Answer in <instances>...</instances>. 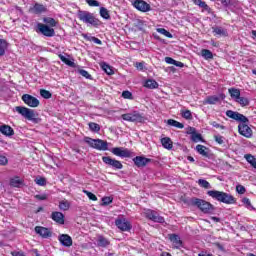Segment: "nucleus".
Returning <instances> with one entry per match:
<instances>
[{"mask_svg":"<svg viewBox=\"0 0 256 256\" xmlns=\"http://www.w3.org/2000/svg\"><path fill=\"white\" fill-rule=\"evenodd\" d=\"M189 207H197L202 213L206 215H211L215 213V206L210 202L203 200L201 198L193 197L186 201Z\"/></svg>","mask_w":256,"mask_h":256,"instance_id":"f257e3e1","label":"nucleus"},{"mask_svg":"<svg viewBox=\"0 0 256 256\" xmlns=\"http://www.w3.org/2000/svg\"><path fill=\"white\" fill-rule=\"evenodd\" d=\"M209 197L215 199V201H219L220 203H225V205H235L237 203V198H234L233 195L219 191V190H209L207 192Z\"/></svg>","mask_w":256,"mask_h":256,"instance_id":"f03ea898","label":"nucleus"},{"mask_svg":"<svg viewBox=\"0 0 256 256\" xmlns=\"http://www.w3.org/2000/svg\"><path fill=\"white\" fill-rule=\"evenodd\" d=\"M77 16L79 21L85 23L86 25H91V27H99L101 25V20L95 17V14L85 11V10H78Z\"/></svg>","mask_w":256,"mask_h":256,"instance_id":"7ed1b4c3","label":"nucleus"},{"mask_svg":"<svg viewBox=\"0 0 256 256\" xmlns=\"http://www.w3.org/2000/svg\"><path fill=\"white\" fill-rule=\"evenodd\" d=\"M84 141L92 147V149H96L97 151H108L109 150V143L105 140L101 139H93L91 137H85Z\"/></svg>","mask_w":256,"mask_h":256,"instance_id":"20e7f679","label":"nucleus"},{"mask_svg":"<svg viewBox=\"0 0 256 256\" xmlns=\"http://www.w3.org/2000/svg\"><path fill=\"white\" fill-rule=\"evenodd\" d=\"M15 110L28 121H32V123H39V118L35 115V110H31L23 106H16Z\"/></svg>","mask_w":256,"mask_h":256,"instance_id":"39448f33","label":"nucleus"},{"mask_svg":"<svg viewBox=\"0 0 256 256\" xmlns=\"http://www.w3.org/2000/svg\"><path fill=\"white\" fill-rule=\"evenodd\" d=\"M36 27V33H41L44 37H55V29L51 28L49 25L38 23Z\"/></svg>","mask_w":256,"mask_h":256,"instance_id":"423d86ee","label":"nucleus"},{"mask_svg":"<svg viewBox=\"0 0 256 256\" xmlns=\"http://www.w3.org/2000/svg\"><path fill=\"white\" fill-rule=\"evenodd\" d=\"M144 217L153 221L154 223H165V218L159 215V213L155 210L147 209L144 211Z\"/></svg>","mask_w":256,"mask_h":256,"instance_id":"0eeeda50","label":"nucleus"},{"mask_svg":"<svg viewBox=\"0 0 256 256\" xmlns=\"http://www.w3.org/2000/svg\"><path fill=\"white\" fill-rule=\"evenodd\" d=\"M238 133L246 139H251L253 137V130L249 127V122H241L238 125Z\"/></svg>","mask_w":256,"mask_h":256,"instance_id":"6e6552de","label":"nucleus"},{"mask_svg":"<svg viewBox=\"0 0 256 256\" xmlns=\"http://www.w3.org/2000/svg\"><path fill=\"white\" fill-rule=\"evenodd\" d=\"M102 161L103 163H105V165L112 167V169H115V170L123 169V164L121 163V161L115 158H111V156H103Z\"/></svg>","mask_w":256,"mask_h":256,"instance_id":"1a4fd4ad","label":"nucleus"},{"mask_svg":"<svg viewBox=\"0 0 256 256\" xmlns=\"http://www.w3.org/2000/svg\"><path fill=\"white\" fill-rule=\"evenodd\" d=\"M226 117L230 119H234V121H240V123H249V118L239 112H235L233 110L226 111Z\"/></svg>","mask_w":256,"mask_h":256,"instance_id":"9d476101","label":"nucleus"},{"mask_svg":"<svg viewBox=\"0 0 256 256\" xmlns=\"http://www.w3.org/2000/svg\"><path fill=\"white\" fill-rule=\"evenodd\" d=\"M132 5L137 11H141V13H148V11H151V5L145 0H134Z\"/></svg>","mask_w":256,"mask_h":256,"instance_id":"9b49d317","label":"nucleus"},{"mask_svg":"<svg viewBox=\"0 0 256 256\" xmlns=\"http://www.w3.org/2000/svg\"><path fill=\"white\" fill-rule=\"evenodd\" d=\"M111 153L113 155H116V157H122V158H125V157L129 158L133 156V152H131V150L123 147L112 148Z\"/></svg>","mask_w":256,"mask_h":256,"instance_id":"f8f14e48","label":"nucleus"},{"mask_svg":"<svg viewBox=\"0 0 256 256\" xmlns=\"http://www.w3.org/2000/svg\"><path fill=\"white\" fill-rule=\"evenodd\" d=\"M22 101L25 103V105H28V107H39V99H37L34 96H31L30 94H24L22 96Z\"/></svg>","mask_w":256,"mask_h":256,"instance_id":"ddd939ff","label":"nucleus"},{"mask_svg":"<svg viewBox=\"0 0 256 256\" xmlns=\"http://www.w3.org/2000/svg\"><path fill=\"white\" fill-rule=\"evenodd\" d=\"M133 161L136 167H147L149 163H153V159L144 156H136L133 158Z\"/></svg>","mask_w":256,"mask_h":256,"instance_id":"4468645a","label":"nucleus"},{"mask_svg":"<svg viewBox=\"0 0 256 256\" xmlns=\"http://www.w3.org/2000/svg\"><path fill=\"white\" fill-rule=\"evenodd\" d=\"M35 232L37 235H40L43 239H49L53 235V232L49 228H45L43 226H36Z\"/></svg>","mask_w":256,"mask_h":256,"instance_id":"2eb2a0df","label":"nucleus"},{"mask_svg":"<svg viewBox=\"0 0 256 256\" xmlns=\"http://www.w3.org/2000/svg\"><path fill=\"white\" fill-rule=\"evenodd\" d=\"M58 241H60L63 247H71L73 245V238L68 234H61L58 237Z\"/></svg>","mask_w":256,"mask_h":256,"instance_id":"dca6fc26","label":"nucleus"},{"mask_svg":"<svg viewBox=\"0 0 256 256\" xmlns=\"http://www.w3.org/2000/svg\"><path fill=\"white\" fill-rule=\"evenodd\" d=\"M168 239H170L171 243H173L175 249H181V247H183V241L181 240V237H179V235L169 234Z\"/></svg>","mask_w":256,"mask_h":256,"instance_id":"f3484780","label":"nucleus"},{"mask_svg":"<svg viewBox=\"0 0 256 256\" xmlns=\"http://www.w3.org/2000/svg\"><path fill=\"white\" fill-rule=\"evenodd\" d=\"M45 11H47V8L40 3H35L34 6L29 9V13H34L35 15H41V13H45Z\"/></svg>","mask_w":256,"mask_h":256,"instance_id":"a211bd4d","label":"nucleus"},{"mask_svg":"<svg viewBox=\"0 0 256 256\" xmlns=\"http://www.w3.org/2000/svg\"><path fill=\"white\" fill-rule=\"evenodd\" d=\"M51 219L58 225H65V215L61 212H52Z\"/></svg>","mask_w":256,"mask_h":256,"instance_id":"6ab92c4d","label":"nucleus"},{"mask_svg":"<svg viewBox=\"0 0 256 256\" xmlns=\"http://www.w3.org/2000/svg\"><path fill=\"white\" fill-rule=\"evenodd\" d=\"M190 131L188 132V135H191V141L193 143H199V141H203V136L199 133H197V130L193 127H190Z\"/></svg>","mask_w":256,"mask_h":256,"instance_id":"aec40b11","label":"nucleus"},{"mask_svg":"<svg viewBox=\"0 0 256 256\" xmlns=\"http://www.w3.org/2000/svg\"><path fill=\"white\" fill-rule=\"evenodd\" d=\"M0 133H2V135H5L6 137H11L15 135V130H13L11 126L4 124L0 126Z\"/></svg>","mask_w":256,"mask_h":256,"instance_id":"412c9836","label":"nucleus"},{"mask_svg":"<svg viewBox=\"0 0 256 256\" xmlns=\"http://www.w3.org/2000/svg\"><path fill=\"white\" fill-rule=\"evenodd\" d=\"M221 101V98L219 96H208L206 97V99L204 100V105H217V103H219Z\"/></svg>","mask_w":256,"mask_h":256,"instance_id":"4be33fe9","label":"nucleus"},{"mask_svg":"<svg viewBox=\"0 0 256 256\" xmlns=\"http://www.w3.org/2000/svg\"><path fill=\"white\" fill-rule=\"evenodd\" d=\"M145 122V116L138 111L132 112V123H143Z\"/></svg>","mask_w":256,"mask_h":256,"instance_id":"5701e85b","label":"nucleus"},{"mask_svg":"<svg viewBox=\"0 0 256 256\" xmlns=\"http://www.w3.org/2000/svg\"><path fill=\"white\" fill-rule=\"evenodd\" d=\"M101 69L105 72L106 75H115V71L111 65L107 64L106 62L100 63Z\"/></svg>","mask_w":256,"mask_h":256,"instance_id":"b1692460","label":"nucleus"},{"mask_svg":"<svg viewBox=\"0 0 256 256\" xmlns=\"http://www.w3.org/2000/svg\"><path fill=\"white\" fill-rule=\"evenodd\" d=\"M194 5H197L201 9H204V11H207V13H211V7L207 5V3L203 0H192Z\"/></svg>","mask_w":256,"mask_h":256,"instance_id":"393cba45","label":"nucleus"},{"mask_svg":"<svg viewBox=\"0 0 256 256\" xmlns=\"http://www.w3.org/2000/svg\"><path fill=\"white\" fill-rule=\"evenodd\" d=\"M228 93L231 99H233L234 101L241 96V90L239 88H234V87L229 88Z\"/></svg>","mask_w":256,"mask_h":256,"instance_id":"a878e982","label":"nucleus"},{"mask_svg":"<svg viewBox=\"0 0 256 256\" xmlns=\"http://www.w3.org/2000/svg\"><path fill=\"white\" fill-rule=\"evenodd\" d=\"M162 146L164 149H168V151H171L173 149V141L169 137H164L161 139Z\"/></svg>","mask_w":256,"mask_h":256,"instance_id":"bb28decb","label":"nucleus"},{"mask_svg":"<svg viewBox=\"0 0 256 256\" xmlns=\"http://www.w3.org/2000/svg\"><path fill=\"white\" fill-rule=\"evenodd\" d=\"M235 103H238L240 107H249L251 101L247 97L240 96L235 100Z\"/></svg>","mask_w":256,"mask_h":256,"instance_id":"cd10ccee","label":"nucleus"},{"mask_svg":"<svg viewBox=\"0 0 256 256\" xmlns=\"http://www.w3.org/2000/svg\"><path fill=\"white\" fill-rule=\"evenodd\" d=\"M212 30L215 37H217V35H220L221 37H227L229 35L227 30L223 29L222 27H213Z\"/></svg>","mask_w":256,"mask_h":256,"instance_id":"c85d7f7f","label":"nucleus"},{"mask_svg":"<svg viewBox=\"0 0 256 256\" xmlns=\"http://www.w3.org/2000/svg\"><path fill=\"white\" fill-rule=\"evenodd\" d=\"M23 185V179H21L19 176H15L10 179V187H21Z\"/></svg>","mask_w":256,"mask_h":256,"instance_id":"c756f323","label":"nucleus"},{"mask_svg":"<svg viewBox=\"0 0 256 256\" xmlns=\"http://www.w3.org/2000/svg\"><path fill=\"white\" fill-rule=\"evenodd\" d=\"M196 151L199 153V155H202V157H209V152L207 151V147L198 144L196 146Z\"/></svg>","mask_w":256,"mask_h":256,"instance_id":"7c9ffc66","label":"nucleus"},{"mask_svg":"<svg viewBox=\"0 0 256 256\" xmlns=\"http://www.w3.org/2000/svg\"><path fill=\"white\" fill-rule=\"evenodd\" d=\"M144 87H146V89H157L159 87V83L153 79H148L146 80Z\"/></svg>","mask_w":256,"mask_h":256,"instance_id":"2f4dec72","label":"nucleus"},{"mask_svg":"<svg viewBox=\"0 0 256 256\" xmlns=\"http://www.w3.org/2000/svg\"><path fill=\"white\" fill-rule=\"evenodd\" d=\"M97 245L98 247H109V245H111V242L103 236H98Z\"/></svg>","mask_w":256,"mask_h":256,"instance_id":"473e14b6","label":"nucleus"},{"mask_svg":"<svg viewBox=\"0 0 256 256\" xmlns=\"http://www.w3.org/2000/svg\"><path fill=\"white\" fill-rule=\"evenodd\" d=\"M115 225H131V222L124 215H119L118 219L115 220Z\"/></svg>","mask_w":256,"mask_h":256,"instance_id":"72a5a7b5","label":"nucleus"},{"mask_svg":"<svg viewBox=\"0 0 256 256\" xmlns=\"http://www.w3.org/2000/svg\"><path fill=\"white\" fill-rule=\"evenodd\" d=\"M201 56L206 60L209 61V59H213V52L209 49H202L201 50Z\"/></svg>","mask_w":256,"mask_h":256,"instance_id":"f704fd0d","label":"nucleus"},{"mask_svg":"<svg viewBox=\"0 0 256 256\" xmlns=\"http://www.w3.org/2000/svg\"><path fill=\"white\" fill-rule=\"evenodd\" d=\"M244 158L246 159V161L251 164V166L256 169V158L255 156L251 155V154H245Z\"/></svg>","mask_w":256,"mask_h":256,"instance_id":"c9c22d12","label":"nucleus"},{"mask_svg":"<svg viewBox=\"0 0 256 256\" xmlns=\"http://www.w3.org/2000/svg\"><path fill=\"white\" fill-rule=\"evenodd\" d=\"M88 127L92 133H99L101 131V126L95 122L88 123Z\"/></svg>","mask_w":256,"mask_h":256,"instance_id":"e433bc0d","label":"nucleus"},{"mask_svg":"<svg viewBox=\"0 0 256 256\" xmlns=\"http://www.w3.org/2000/svg\"><path fill=\"white\" fill-rule=\"evenodd\" d=\"M100 17H102V19L109 20V19H111V14H109V10H107V8L101 7L100 8Z\"/></svg>","mask_w":256,"mask_h":256,"instance_id":"4c0bfd02","label":"nucleus"},{"mask_svg":"<svg viewBox=\"0 0 256 256\" xmlns=\"http://www.w3.org/2000/svg\"><path fill=\"white\" fill-rule=\"evenodd\" d=\"M70 207L71 204L67 200H62L59 203V209H61V211H69Z\"/></svg>","mask_w":256,"mask_h":256,"instance_id":"58836bf2","label":"nucleus"},{"mask_svg":"<svg viewBox=\"0 0 256 256\" xmlns=\"http://www.w3.org/2000/svg\"><path fill=\"white\" fill-rule=\"evenodd\" d=\"M43 22L46 23V25H49L51 28L57 27V22L55 21V18H43Z\"/></svg>","mask_w":256,"mask_h":256,"instance_id":"ea45409f","label":"nucleus"},{"mask_svg":"<svg viewBox=\"0 0 256 256\" xmlns=\"http://www.w3.org/2000/svg\"><path fill=\"white\" fill-rule=\"evenodd\" d=\"M7 49V40L0 39V57L5 55V51Z\"/></svg>","mask_w":256,"mask_h":256,"instance_id":"a19ab883","label":"nucleus"},{"mask_svg":"<svg viewBox=\"0 0 256 256\" xmlns=\"http://www.w3.org/2000/svg\"><path fill=\"white\" fill-rule=\"evenodd\" d=\"M181 115L183 119H187L188 121H191V119H193V114L191 113V110H181Z\"/></svg>","mask_w":256,"mask_h":256,"instance_id":"79ce46f5","label":"nucleus"},{"mask_svg":"<svg viewBox=\"0 0 256 256\" xmlns=\"http://www.w3.org/2000/svg\"><path fill=\"white\" fill-rule=\"evenodd\" d=\"M113 203V197L105 196L102 198V206L107 207V205H111Z\"/></svg>","mask_w":256,"mask_h":256,"instance_id":"37998d69","label":"nucleus"},{"mask_svg":"<svg viewBox=\"0 0 256 256\" xmlns=\"http://www.w3.org/2000/svg\"><path fill=\"white\" fill-rule=\"evenodd\" d=\"M198 185L200 187H203V189H209L211 187V184L209 183V181H207L205 179H199Z\"/></svg>","mask_w":256,"mask_h":256,"instance_id":"c03bdc74","label":"nucleus"},{"mask_svg":"<svg viewBox=\"0 0 256 256\" xmlns=\"http://www.w3.org/2000/svg\"><path fill=\"white\" fill-rule=\"evenodd\" d=\"M84 39H87V41H93V43H96V45H103V42L101 41V39L92 36L91 38L87 37V35H84Z\"/></svg>","mask_w":256,"mask_h":256,"instance_id":"a18cd8bd","label":"nucleus"},{"mask_svg":"<svg viewBox=\"0 0 256 256\" xmlns=\"http://www.w3.org/2000/svg\"><path fill=\"white\" fill-rule=\"evenodd\" d=\"M40 95L43 97V99H51L53 97V94H51L48 90L41 89L40 90Z\"/></svg>","mask_w":256,"mask_h":256,"instance_id":"49530a36","label":"nucleus"},{"mask_svg":"<svg viewBox=\"0 0 256 256\" xmlns=\"http://www.w3.org/2000/svg\"><path fill=\"white\" fill-rule=\"evenodd\" d=\"M157 31H158V33H161V35L168 37V39H171V37H173L171 32L167 31V29H165V28H158Z\"/></svg>","mask_w":256,"mask_h":256,"instance_id":"de8ad7c7","label":"nucleus"},{"mask_svg":"<svg viewBox=\"0 0 256 256\" xmlns=\"http://www.w3.org/2000/svg\"><path fill=\"white\" fill-rule=\"evenodd\" d=\"M85 195H87L88 199H90V201H97V196L95 194H93V192H89L87 190H84Z\"/></svg>","mask_w":256,"mask_h":256,"instance_id":"09e8293b","label":"nucleus"},{"mask_svg":"<svg viewBox=\"0 0 256 256\" xmlns=\"http://www.w3.org/2000/svg\"><path fill=\"white\" fill-rule=\"evenodd\" d=\"M121 119H123V121H128L129 123H132V113L122 114Z\"/></svg>","mask_w":256,"mask_h":256,"instance_id":"8fccbe9b","label":"nucleus"},{"mask_svg":"<svg viewBox=\"0 0 256 256\" xmlns=\"http://www.w3.org/2000/svg\"><path fill=\"white\" fill-rule=\"evenodd\" d=\"M225 138L221 135H215L214 136V141H216V143H218V145H223V143H225Z\"/></svg>","mask_w":256,"mask_h":256,"instance_id":"3c124183","label":"nucleus"},{"mask_svg":"<svg viewBox=\"0 0 256 256\" xmlns=\"http://www.w3.org/2000/svg\"><path fill=\"white\" fill-rule=\"evenodd\" d=\"M123 99H133V93H131L129 90H125L122 92Z\"/></svg>","mask_w":256,"mask_h":256,"instance_id":"603ef678","label":"nucleus"},{"mask_svg":"<svg viewBox=\"0 0 256 256\" xmlns=\"http://www.w3.org/2000/svg\"><path fill=\"white\" fill-rule=\"evenodd\" d=\"M87 5L89 7H99L100 3L97 0H86Z\"/></svg>","mask_w":256,"mask_h":256,"instance_id":"864d4df0","label":"nucleus"},{"mask_svg":"<svg viewBox=\"0 0 256 256\" xmlns=\"http://www.w3.org/2000/svg\"><path fill=\"white\" fill-rule=\"evenodd\" d=\"M79 73L82 75V77H85V79H92L91 74L87 70L81 69L79 70Z\"/></svg>","mask_w":256,"mask_h":256,"instance_id":"5fc2aeb1","label":"nucleus"},{"mask_svg":"<svg viewBox=\"0 0 256 256\" xmlns=\"http://www.w3.org/2000/svg\"><path fill=\"white\" fill-rule=\"evenodd\" d=\"M236 191H237V193H239V195H245V191H247V190L245 189V186L237 185Z\"/></svg>","mask_w":256,"mask_h":256,"instance_id":"6e6d98bb","label":"nucleus"},{"mask_svg":"<svg viewBox=\"0 0 256 256\" xmlns=\"http://www.w3.org/2000/svg\"><path fill=\"white\" fill-rule=\"evenodd\" d=\"M36 184L40 185V187H44V185H47V180L43 177H40L36 180Z\"/></svg>","mask_w":256,"mask_h":256,"instance_id":"4d7b16f0","label":"nucleus"},{"mask_svg":"<svg viewBox=\"0 0 256 256\" xmlns=\"http://www.w3.org/2000/svg\"><path fill=\"white\" fill-rule=\"evenodd\" d=\"M34 198L38 201H47V194H36Z\"/></svg>","mask_w":256,"mask_h":256,"instance_id":"13d9d810","label":"nucleus"},{"mask_svg":"<svg viewBox=\"0 0 256 256\" xmlns=\"http://www.w3.org/2000/svg\"><path fill=\"white\" fill-rule=\"evenodd\" d=\"M7 163H9L7 156L0 154V165L5 166Z\"/></svg>","mask_w":256,"mask_h":256,"instance_id":"bf43d9fd","label":"nucleus"},{"mask_svg":"<svg viewBox=\"0 0 256 256\" xmlns=\"http://www.w3.org/2000/svg\"><path fill=\"white\" fill-rule=\"evenodd\" d=\"M119 231H131V225H118Z\"/></svg>","mask_w":256,"mask_h":256,"instance_id":"052dcab7","label":"nucleus"},{"mask_svg":"<svg viewBox=\"0 0 256 256\" xmlns=\"http://www.w3.org/2000/svg\"><path fill=\"white\" fill-rule=\"evenodd\" d=\"M136 69H138L139 71H143L144 67H145V62H136L135 65Z\"/></svg>","mask_w":256,"mask_h":256,"instance_id":"680f3d73","label":"nucleus"},{"mask_svg":"<svg viewBox=\"0 0 256 256\" xmlns=\"http://www.w3.org/2000/svg\"><path fill=\"white\" fill-rule=\"evenodd\" d=\"M210 125H212V127H215V129H222V130L225 129V126L217 123L216 121H213L212 123H210Z\"/></svg>","mask_w":256,"mask_h":256,"instance_id":"e2e57ef3","label":"nucleus"},{"mask_svg":"<svg viewBox=\"0 0 256 256\" xmlns=\"http://www.w3.org/2000/svg\"><path fill=\"white\" fill-rule=\"evenodd\" d=\"M165 61H166V63H168V65H175L176 60L171 57H166Z\"/></svg>","mask_w":256,"mask_h":256,"instance_id":"0e129e2a","label":"nucleus"},{"mask_svg":"<svg viewBox=\"0 0 256 256\" xmlns=\"http://www.w3.org/2000/svg\"><path fill=\"white\" fill-rule=\"evenodd\" d=\"M242 203H244V205L247 207H251V200H249V198H243Z\"/></svg>","mask_w":256,"mask_h":256,"instance_id":"69168bd1","label":"nucleus"},{"mask_svg":"<svg viewBox=\"0 0 256 256\" xmlns=\"http://www.w3.org/2000/svg\"><path fill=\"white\" fill-rule=\"evenodd\" d=\"M223 7H229L231 5V0H221Z\"/></svg>","mask_w":256,"mask_h":256,"instance_id":"338daca9","label":"nucleus"},{"mask_svg":"<svg viewBox=\"0 0 256 256\" xmlns=\"http://www.w3.org/2000/svg\"><path fill=\"white\" fill-rule=\"evenodd\" d=\"M177 122V120L174 119H168L167 120V125H170L171 127H175V123Z\"/></svg>","mask_w":256,"mask_h":256,"instance_id":"774afa93","label":"nucleus"}]
</instances>
